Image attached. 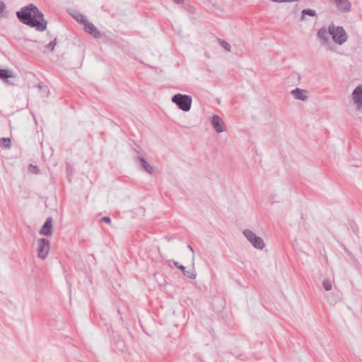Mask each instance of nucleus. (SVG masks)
I'll use <instances>...</instances> for the list:
<instances>
[{
	"mask_svg": "<svg viewBox=\"0 0 362 362\" xmlns=\"http://www.w3.org/2000/svg\"><path fill=\"white\" fill-rule=\"evenodd\" d=\"M218 41H219V44L221 45V46L224 48L227 51H230V45L226 41L223 40H221V39H218Z\"/></svg>",
	"mask_w": 362,
	"mask_h": 362,
	"instance_id": "21",
	"label": "nucleus"
},
{
	"mask_svg": "<svg viewBox=\"0 0 362 362\" xmlns=\"http://www.w3.org/2000/svg\"><path fill=\"white\" fill-rule=\"evenodd\" d=\"M243 234L254 247L259 250L264 248L265 245L263 239L261 237L256 235V234L252 230L246 229L243 231Z\"/></svg>",
	"mask_w": 362,
	"mask_h": 362,
	"instance_id": "5",
	"label": "nucleus"
},
{
	"mask_svg": "<svg viewBox=\"0 0 362 362\" xmlns=\"http://www.w3.org/2000/svg\"><path fill=\"white\" fill-rule=\"evenodd\" d=\"M291 93L293 95V97L296 100L305 101L308 98V91L305 89L296 88L295 89L291 90Z\"/></svg>",
	"mask_w": 362,
	"mask_h": 362,
	"instance_id": "13",
	"label": "nucleus"
},
{
	"mask_svg": "<svg viewBox=\"0 0 362 362\" xmlns=\"http://www.w3.org/2000/svg\"><path fill=\"white\" fill-rule=\"evenodd\" d=\"M322 286H323V288H325V290L327 291H330L332 289V287L330 281L328 280V279H325L322 281Z\"/></svg>",
	"mask_w": 362,
	"mask_h": 362,
	"instance_id": "22",
	"label": "nucleus"
},
{
	"mask_svg": "<svg viewBox=\"0 0 362 362\" xmlns=\"http://www.w3.org/2000/svg\"><path fill=\"white\" fill-rule=\"evenodd\" d=\"M73 18L78 22L82 24H84L86 21H88L86 17L83 15L82 13H80L78 12L72 14Z\"/></svg>",
	"mask_w": 362,
	"mask_h": 362,
	"instance_id": "18",
	"label": "nucleus"
},
{
	"mask_svg": "<svg viewBox=\"0 0 362 362\" xmlns=\"http://www.w3.org/2000/svg\"><path fill=\"white\" fill-rule=\"evenodd\" d=\"M211 123L212 127L217 133H221L226 131V129L224 128V123L218 115H213Z\"/></svg>",
	"mask_w": 362,
	"mask_h": 362,
	"instance_id": "9",
	"label": "nucleus"
},
{
	"mask_svg": "<svg viewBox=\"0 0 362 362\" xmlns=\"http://www.w3.org/2000/svg\"><path fill=\"white\" fill-rule=\"evenodd\" d=\"M171 101L175 103L180 110L184 112H188L192 107V98L189 95L177 93L172 97Z\"/></svg>",
	"mask_w": 362,
	"mask_h": 362,
	"instance_id": "3",
	"label": "nucleus"
},
{
	"mask_svg": "<svg viewBox=\"0 0 362 362\" xmlns=\"http://www.w3.org/2000/svg\"><path fill=\"white\" fill-rule=\"evenodd\" d=\"M329 35V30L325 27L320 28L317 33V37L320 40L321 45L325 46L327 50L334 52V48L331 44Z\"/></svg>",
	"mask_w": 362,
	"mask_h": 362,
	"instance_id": "4",
	"label": "nucleus"
},
{
	"mask_svg": "<svg viewBox=\"0 0 362 362\" xmlns=\"http://www.w3.org/2000/svg\"><path fill=\"white\" fill-rule=\"evenodd\" d=\"M56 45H57V40H56V39H54V40L50 41L46 45V48L48 49L49 51H53Z\"/></svg>",
	"mask_w": 362,
	"mask_h": 362,
	"instance_id": "23",
	"label": "nucleus"
},
{
	"mask_svg": "<svg viewBox=\"0 0 362 362\" xmlns=\"http://www.w3.org/2000/svg\"><path fill=\"white\" fill-rule=\"evenodd\" d=\"M52 217H48L42 225L41 229L40 230V234L44 235L46 236H51L52 233Z\"/></svg>",
	"mask_w": 362,
	"mask_h": 362,
	"instance_id": "11",
	"label": "nucleus"
},
{
	"mask_svg": "<svg viewBox=\"0 0 362 362\" xmlns=\"http://www.w3.org/2000/svg\"><path fill=\"white\" fill-rule=\"evenodd\" d=\"M337 9L343 13H347L351 9V3L349 0H334Z\"/></svg>",
	"mask_w": 362,
	"mask_h": 362,
	"instance_id": "14",
	"label": "nucleus"
},
{
	"mask_svg": "<svg viewBox=\"0 0 362 362\" xmlns=\"http://www.w3.org/2000/svg\"><path fill=\"white\" fill-rule=\"evenodd\" d=\"M8 11H6V5L4 1H0V16L7 17Z\"/></svg>",
	"mask_w": 362,
	"mask_h": 362,
	"instance_id": "20",
	"label": "nucleus"
},
{
	"mask_svg": "<svg viewBox=\"0 0 362 362\" xmlns=\"http://www.w3.org/2000/svg\"><path fill=\"white\" fill-rule=\"evenodd\" d=\"M341 246L349 256H352L351 252L346 248V247L344 244H341Z\"/></svg>",
	"mask_w": 362,
	"mask_h": 362,
	"instance_id": "26",
	"label": "nucleus"
},
{
	"mask_svg": "<svg viewBox=\"0 0 362 362\" xmlns=\"http://www.w3.org/2000/svg\"><path fill=\"white\" fill-rule=\"evenodd\" d=\"M83 30L93 37L100 38L101 37L100 32L93 23L88 21L83 24Z\"/></svg>",
	"mask_w": 362,
	"mask_h": 362,
	"instance_id": "10",
	"label": "nucleus"
},
{
	"mask_svg": "<svg viewBox=\"0 0 362 362\" xmlns=\"http://www.w3.org/2000/svg\"><path fill=\"white\" fill-rule=\"evenodd\" d=\"M172 1L177 4H183V2H184V0H172Z\"/></svg>",
	"mask_w": 362,
	"mask_h": 362,
	"instance_id": "28",
	"label": "nucleus"
},
{
	"mask_svg": "<svg viewBox=\"0 0 362 362\" xmlns=\"http://www.w3.org/2000/svg\"><path fill=\"white\" fill-rule=\"evenodd\" d=\"M352 99L356 105V110L362 108V84L358 85L353 90Z\"/></svg>",
	"mask_w": 362,
	"mask_h": 362,
	"instance_id": "7",
	"label": "nucleus"
},
{
	"mask_svg": "<svg viewBox=\"0 0 362 362\" xmlns=\"http://www.w3.org/2000/svg\"><path fill=\"white\" fill-rule=\"evenodd\" d=\"M101 221L110 224L111 223V218L108 216H103L101 218Z\"/></svg>",
	"mask_w": 362,
	"mask_h": 362,
	"instance_id": "25",
	"label": "nucleus"
},
{
	"mask_svg": "<svg viewBox=\"0 0 362 362\" xmlns=\"http://www.w3.org/2000/svg\"><path fill=\"white\" fill-rule=\"evenodd\" d=\"M49 250V240L46 238L37 240V256L40 259H45Z\"/></svg>",
	"mask_w": 362,
	"mask_h": 362,
	"instance_id": "6",
	"label": "nucleus"
},
{
	"mask_svg": "<svg viewBox=\"0 0 362 362\" xmlns=\"http://www.w3.org/2000/svg\"><path fill=\"white\" fill-rule=\"evenodd\" d=\"M29 170L35 173H38V172L40 171L37 165H33L32 164L29 165Z\"/></svg>",
	"mask_w": 362,
	"mask_h": 362,
	"instance_id": "24",
	"label": "nucleus"
},
{
	"mask_svg": "<svg viewBox=\"0 0 362 362\" xmlns=\"http://www.w3.org/2000/svg\"><path fill=\"white\" fill-rule=\"evenodd\" d=\"M0 146L3 148H9L11 146L10 138L3 137L0 139Z\"/></svg>",
	"mask_w": 362,
	"mask_h": 362,
	"instance_id": "19",
	"label": "nucleus"
},
{
	"mask_svg": "<svg viewBox=\"0 0 362 362\" xmlns=\"http://www.w3.org/2000/svg\"><path fill=\"white\" fill-rule=\"evenodd\" d=\"M66 174H67V176H71V175L72 174L71 173V167L69 165H68L66 167Z\"/></svg>",
	"mask_w": 362,
	"mask_h": 362,
	"instance_id": "27",
	"label": "nucleus"
},
{
	"mask_svg": "<svg viewBox=\"0 0 362 362\" xmlns=\"http://www.w3.org/2000/svg\"><path fill=\"white\" fill-rule=\"evenodd\" d=\"M187 247L189 248V250L192 253H194V250H193V248H192V247L191 245H187Z\"/></svg>",
	"mask_w": 362,
	"mask_h": 362,
	"instance_id": "29",
	"label": "nucleus"
},
{
	"mask_svg": "<svg viewBox=\"0 0 362 362\" xmlns=\"http://www.w3.org/2000/svg\"><path fill=\"white\" fill-rule=\"evenodd\" d=\"M135 161L141 169L144 170L150 175L155 174V171L153 166H151L144 157L137 156L135 158Z\"/></svg>",
	"mask_w": 362,
	"mask_h": 362,
	"instance_id": "8",
	"label": "nucleus"
},
{
	"mask_svg": "<svg viewBox=\"0 0 362 362\" xmlns=\"http://www.w3.org/2000/svg\"><path fill=\"white\" fill-rule=\"evenodd\" d=\"M112 346L115 351H123L126 347L124 341L119 337L113 339Z\"/></svg>",
	"mask_w": 362,
	"mask_h": 362,
	"instance_id": "15",
	"label": "nucleus"
},
{
	"mask_svg": "<svg viewBox=\"0 0 362 362\" xmlns=\"http://www.w3.org/2000/svg\"><path fill=\"white\" fill-rule=\"evenodd\" d=\"M173 264L177 269L182 271L183 275L186 277L192 279L196 278L197 274L194 268H192L189 270H187L185 267L180 264L178 262L174 261Z\"/></svg>",
	"mask_w": 362,
	"mask_h": 362,
	"instance_id": "12",
	"label": "nucleus"
},
{
	"mask_svg": "<svg viewBox=\"0 0 362 362\" xmlns=\"http://www.w3.org/2000/svg\"><path fill=\"white\" fill-rule=\"evenodd\" d=\"M18 21L24 25L35 28L37 31L46 30L47 21L44 18V14L33 4L22 7L16 12Z\"/></svg>",
	"mask_w": 362,
	"mask_h": 362,
	"instance_id": "1",
	"label": "nucleus"
},
{
	"mask_svg": "<svg viewBox=\"0 0 362 362\" xmlns=\"http://www.w3.org/2000/svg\"><path fill=\"white\" fill-rule=\"evenodd\" d=\"M329 34L335 43L341 45L346 42L348 35L342 26H336L332 23L329 25Z\"/></svg>",
	"mask_w": 362,
	"mask_h": 362,
	"instance_id": "2",
	"label": "nucleus"
},
{
	"mask_svg": "<svg viewBox=\"0 0 362 362\" xmlns=\"http://www.w3.org/2000/svg\"><path fill=\"white\" fill-rule=\"evenodd\" d=\"M305 16H309L311 17H315L317 16V13L315 10L310 8H305L301 11V18L300 20L303 21L304 17Z\"/></svg>",
	"mask_w": 362,
	"mask_h": 362,
	"instance_id": "17",
	"label": "nucleus"
},
{
	"mask_svg": "<svg viewBox=\"0 0 362 362\" xmlns=\"http://www.w3.org/2000/svg\"><path fill=\"white\" fill-rule=\"evenodd\" d=\"M13 76V74L11 70L0 69V79L8 82V79Z\"/></svg>",
	"mask_w": 362,
	"mask_h": 362,
	"instance_id": "16",
	"label": "nucleus"
}]
</instances>
